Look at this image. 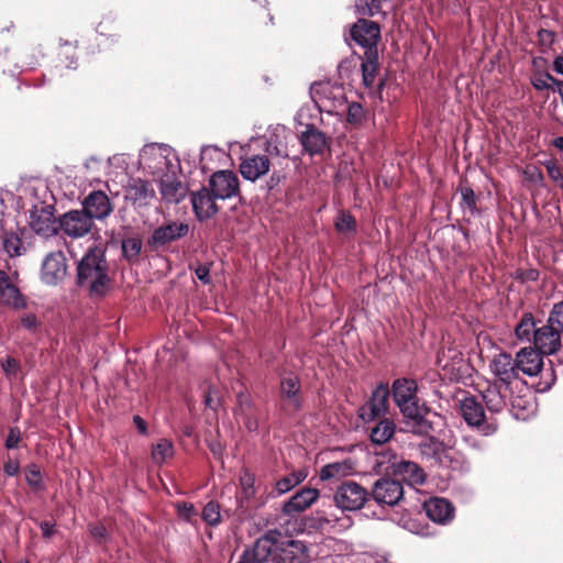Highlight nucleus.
I'll return each mask as SVG.
<instances>
[{
	"mask_svg": "<svg viewBox=\"0 0 563 563\" xmlns=\"http://www.w3.org/2000/svg\"><path fill=\"white\" fill-rule=\"evenodd\" d=\"M236 402H238V409H236V416L247 413L251 411H255V405L251 398V396L246 393L240 391L236 395Z\"/></svg>",
	"mask_w": 563,
	"mask_h": 563,
	"instance_id": "obj_47",
	"label": "nucleus"
},
{
	"mask_svg": "<svg viewBox=\"0 0 563 563\" xmlns=\"http://www.w3.org/2000/svg\"><path fill=\"white\" fill-rule=\"evenodd\" d=\"M158 190L165 203H179L186 197L188 187L174 175H165L159 179Z\"/></svg>",
	"mask_w": 563,
	"mask_h": 563,
	"instance_id": "obj_26",
	"label": "nucleus"
},
{
	"mask_svg": "<svg viewBox=\"0 0 563 563\" xmlns=\"http://www.w3.org/2000/svg\"><path fill=\"white\" fill-rule=\"evenodd\" d=\"M310 555L307 545L299 540H290L279 543L278 553L274 556V563H308Z\"/></svg>",
	"mask_w": 563,
	"mask_h": 563,
	"instance_id": "obj_22",
	"label": "nucleus"
},
{
	"mask_svg": "<svg viewBox=\"0 0 563 563\" xmlns=\"http://www.w3.org/2000/svg\"><path fill=\"white\" fill-rule=\"evenodd\" d=\"M220 505L219 503L214 500H210L206 504V506L202 509V519L212 527H216L221 521V514H220Z\"/></svg>",
	"mask_w": 563,
	"mask_h": 563,
	"instance_id": "obj_41",
	"label": "nucleus"
},
{
	"mask_svg": "<svg viewBox=\"0 0 563 563\" xmlns=\"http://www.w3.org/2000/svg\"><path fill=\"white\" fill-rule=\"evenodd\" d=\"M20 322L25 330L32 333H35L41 327V322L34 313H25L21 316Z\"/></svg>",
	"mask_w": 563,
	"mask_h": 563,
	"instance_id": "obj_51",
	"label": "nucleus"
},
{
	"mask_svg": "<svg viewBox=\"0 0 563 563\" xmlns=\"http://www.w3.org/2000/svg\"><path fill=\"white\" fill-rule=\"evenodd\" d=\"M346 468L347 467L345 466L344 463L335 462L327 464L320 471V478L322 481H327L330 478L339 477L345 474Z\"/></svg>",
	"mask_w": 563,
	"mask_h": 563,
	"instance_id": "obj_45",
	"label": "nucleus"
},
{
	"mask_svg": "<svg viewBox=\"0 0 563 563\" xmlns=\"http://www.w3.org/2000/svg\"><path fill=\"white\" fill-rule=\"evenodd\" d=\"M155 199V189L146 179L130 178L124 186V201L135 211L148 208Z\"/></svg>",
	"mask_w": 563,
	"mask_h": 563,
	"instance_id": "obj_9",
	"label": "nucleus"
},
{
	"mask_svg": "<svg viewBox=\"0 0 563 563\" xmlns=\"http://www.w3.org/2000/svg\"><path fill=\"white\" fill-rule=\"evenodd\" d=\"M310 95L316 106L327 112L336 111L345 103L343 87L332 85L329 81L313 84L310 88Z\"/></svg>",
	"mask_w": 563,
	"mask_h": 563,
	"instance_id": "obj_8",
	"label": "nucleus"
},
{
	"mask_svg": "<svg viewBox=\"0 0 563 563\" xmlns=\"http://www.w3.org/2000/svg\"><path fill=\"white\" fill-rule=\"evenodd\" d=\"M334 228L339 233H355L356 220L351 212L341 210L334 221Z\"/></svg>",
	"mask_w": 563,
	"mask_h": 563,
	"instance_id": "obj_38",
	"label": "nucleus"
},
{
	"mask_svg": "<svg viewBox=\"0 0 563 563\" xmlns=\"http://www.w3.org/2000/svg\"><path fill=\"white\" fill-rule=\"evenodd\" d=\"M30 228L44 238H51L59 232V219L55 217V207L52 203L40 202L30 210Z\"/></svg>",
	"mask_w": 563,
	"mask_h": 563,
	"instance_id": "obj_4",
	"label": "nucleus"
},
{
	"mask_svg": "<svg viewBox=\"0 0 563 563\" xmlns=\"http://www.w3.org/2000/svg\"><path fill=\"white\" fill-rule=\"evenodd\" d=\"M208 189L213 192V197L220 200L238 198L240 203H245V199L240 192V180L232 170H217L208 180Z\"/></svg>",
	"mask_w": 563,
	"mask_h": 563,
	"instance_id": "obj_6",
	"label": "nucleus"
},
{
	"mask_svg": "<svg viewBox=\"0 0 563 563\" xmlns=\"http://www.w3.org/2000/svg\"><path fill=\"white\" fill-rule=\"evenodd\" d=\"M391 474L411 486L422 485L427 478L422 467L416 462L402 457H399L398 461L394 463Z\"/></svg>",
	"mask_w": 563,
	"mask_h": 563,
	"instance_id": "obj_25",
	"label": "nucleus"
},
{
	"mask_svg": "<svg viewBox=\"0 0 563 563\" xmlns=\"http://www.w3.org/2000/svg\"><path fill=\"white\" fill-rule=\"evenodd\" d=\"M481 397L486 404V407L492 412H500L506 407V397L501 394L498 384L489 385L485 390L482 391Z\"/></svg>",
	"mask_w": 563,
	"mask_h": 563,
	"instance_id": "obj_31",
	"label": "nucleus"
},
{
	"mask_svg": "<svg viewBox=\"0 0 563 563\" xmlns=\"http://www.w3.org/2000/svg\"><path fill=\"white\" fill-rule=\"evenodd\" d=\"M328 143H301L305 152H308L311 156L321 154L327 148Z\"/></svg>",
	"mask_w": 563,
	"mask_h": 563,
	"instance_id": "obj_59",
	"label": "nucleus"
},
{
	"mask_svg": "<svg viewBox=\"0 0 563 563\" xmlns=\"http://www.w3.org/2000/svg\"><path fill=\"white\" fill-rule=\"evenodd\" d=\"M525 174L527 175L528 179L534 184H540L543 180L542 173L534 166H528Z\"/></svg>",
	"mask_w": 563,
	"mask_h": 563,
	"instance_id": "obj_60",
	"label": "nucleus"
},
{
	"mask_svg": "<svg viewBox=\"0 0 563 563\" xmlns=\"http://www.w3.org/2000/svg\"><path fill=\"white\" fill-rule=\"evenodd\" d=\"M291 136V131L283 124L269 125L263 135L264 141H280Z\"/></svg>",
	"mask_w": 563,
	"mask_h": 563,
	"instance_id": "obj_43",
	"label": "nucleus"
},
{
	"mask_svg": "<svg viewBox=\"0 0 563 563\" xmlns=\"http://www.w3.org/2000/svg\"><path fill=\"white\" fill-rule=\"evenodd\" d=\"M548 322L554 325L559 331L563 332V301L553 306Z\"/></svg>",
	"mask_w": 563,
	"mask_h": 563,
	"instance_id": "obj_49",
	"label": "nucleus"
},
{
	"mask_svg": "<svg viewBox=\"0 0 563 563\" xmlns=\"http://www.w3.org/2000/svg\"><path fill=\"white\" fill-rule=\"evenodd\" d=\"M300 130H298L299 141H327L325 135L319 131L313 124L299 123Z\"/></svg>",
	"mask_w": 563,
	"mask_h": 563,
	"instance_id": "obj_42",
	"label": "nucleus"
},
{
	"mask_svg": "<svg viewBox=\"0 0 563 563\" xmlns=\"http://www.w3.org/2000/svg\"><path fill=\"white\" fill-rule=\"evenodd\" d=\"M398 456L391 450H382L375 452L373 467L379 473H391L394 463L398 461Z\"/></svg>",
	"mask_w": 563,
	"mask_h": 563,
	"instance_id": "obj_35",
	"label": "nucleus"
},
{
	"mask_svg": "<svg viewBox=\"0 0 563 563\" xmlns=\"http://www.w3.org/2000/svg\"><path fill=\"white\" fill-rule=\"evenodd\" d=\"M133 422L141 434H147V424L143 418L134 416Z\"/></svg>",
	"mask_w": 563,
	"mask_h": 563,
	"instance_id": "obj_64",
	"label": "nucleus"
},
{
	"mask_svg": "<svg viewBox=\"0 0 563 563\" xmlns=\"http://www.w3.org/2000/svg\"><path fill=\"white\" fill-rule=\"evenodd\" d=\"M271 162L266 155H252L244 157L239 170L242 177L250 181H255L269 172Z\"/></svg>",
	"mask_w": 563,
	"mask_h": 563,
	"instance_id": "obj_28",
	"label": "nucleus"
},
{
	"mask_svg": "<svg viewBox=\"0 0 563 563\" xmlns=\"http://www.w3.org/2000/svg\"><path fill=\"white\" fill-rule=\"evenodd\" d=\"M369 492L354 481H344L335 489L333 500L343 511H356L368 501Z\"/></svg>",
	"mask_w": 563,
	"mask_h": 563,
	"instance_id": "obj_3",
	"label": "nucleus"
},
{
	"mask_svg": "<svg viewBox=\"0 0 563 563\" xmlns=\"http://www.w3.org/2000/svg\"><path fill=\"white\" fill-rule=\"evenodd\" d=\"M217 200L213 192L208 189V186L201 187L199 190L191 192L190 202L195 217L199 222L207 221L213 218L219 212Z\"/></svg>",
	"mask_w": 563,
	"mask_h": 563,
	"instance_id": "obj_17",
	"label": "nucleus"
},
{
	"mask_svg": "<svg viewBox=\"0 0 563 563\" xmlns=\"http://www.w3.org/2000/svg\"><path fill=\"white\" fill-rule=\"evenodd\" d=\"M76 285L92 299L103 298L112 287L110 268L106 253L100 247H90L78 261Z\"/></svg>",
	"mask_w": 563,
	"mask_h": 563,
	"instance_id": "obj_1",
	"label": "nucleus"
},
{
	"mask_svg": "<svg viewBox=\"0 0 563 563\" xmlns=\"http://www.w3.org/2000/svg\"><path fill=\"white\" fill-rule=\"evenodd\" d=\"M461 206L462 208H467L471 212V214H474L477 211L476 208V201L477 197L474 192V190L470 186H461Z\"/></svg>",
	"mask_w": 563,
	"mask_h": 563,
	"instance_id": "obj_44",
	"label": "nucleus"
},
{
	"mask_svg": "<svg viewBox=\"0 0 563 563\" xmlns=\"http://www.w3.org/2000/svg\"><path fill=\"white\" fill-rule=\"evenodd\" d=\"M427 517L433 522L445 525L454 518L455 508L445 498L431 497L423 503Z\"/></svg>",
	"mask_w": 563,
	"mask_h": 563,
	"instance_id": "obj_24",
	"label": "nucleus"
},
{
	"mask_svg": "<svg viewBox=\"0 0 563 563\" xmlns=\"http://www.w3.org/2000/svg\"><path fill=\"white\" fill-rule=\"evenodd\" d=\"M21 440V432L18 427H11L9 428V432L5 439V448L8 450L16 449L19 445V442Z\"/></svg>",
	"mask_w": 563,
	"mask_h": 563,
	"instance_id": "obj_54",
	"label": "nucleus"
},
{
	"mask_svg": "<svg viewBox=\"0 0 563 563\" xmlns=\"http://www.w3.org/2000/svg\"><path fill=\"white\" fill-rule=\"evenodd\" d=\"M559 79L553 78L551 75H540L532 80V85L537 90H544L550 88L552 85L556 87Z\"/></svg>",
	"mask_w": 563,
	"mask_h": 563,
	"instance_id": "obj_52",
	"label": "nucleus"
},
{
	"mask_svg": "<svg viewBox=\"0 0 563 563\" xmlns=\"http://www.w3.org/2000/svg\"><path fill=\"white\" fill-rule=\"evenodd\" d=\"M90 534L100 542L107 537V529L102 525H96L90 528Z\"/></svg>",
	"mask_w": 563,
	"mask_h": 563,
	"instance_id": "obj_63",
	"label": "nucleus"
},
{
	"mask_svg": "<svg viewBox=\"0 0 563 563\" xmlns=\"http://www.w3.org/2000/svg\"><path fill=\"white\" fill-rule=\"evenodd\" d=\"M40 526V529L42 531V536L43 538L45 539H48L51 538L54 533H55V522H51V521H42L38 523Z\"/></svg>",
	"mask_w": 563,
	"mask_h": 563,
	"instance_id": "obj_61",
	"label": "nucleus"
},
{
	"mask_svg": "<svg viewBox=\"0 0 563 563\" xmlns=\"http://www.w3.org/2000/svg\"><path fill=\"white\" fill-rule=\"evenodd\" d=\"M12 62V58L8 55V53L0 54V71L9 73L11 76L20 73V67L18 65H13V68H8V64Z\"/></svg>",
	"mask_w": 563,
	"mask_h": 563,
	"instance_id": "obj_55",
	"label": "nucleus"
},
{
	"mask_svg": "<svg viewBox=\"0 0 563 563\" xmlns=\"http://www.w3.org/2000/svg\"><path fill=\"white\" fill-rule=\"evenodd\" d=\"M122 255L128 261H135L142 250V240L139 236H129L121 242Z\"/></svg>",
	"mask_w": 563,
	"mask_h": 563,
	"instance_id": "obj_37",
	"label": "nucleus"
},
{
	"mask_svg": "<svg viewBox=\"0 0 563 563\" xmlns=\"http://www.w3.org/2000/svg\"><path fill=\"white\" fill-rule=\"evenodd\" d=\"M538 329L533 314L526 312L515 327V335L520 342L530 343L534 341Z\"/></svg>",
	"mask_w": 563,
	"mask_h": 563,
	"instance_id": "obj_30",
	"label": "nucleus"
},
{
	"mask_svg": "<svg viewBox=\"0 0 563 563\" xmlns=\"http://www.w3.org/2000/svg\"><path fill=\"white\" fill-rule=\"evenodd\" d=\"M382 0H357L356 9L362 15L373 16L380 12Z\"/></svg>",
	"mask_w": 563,
	"mask_h": 563,
	"instance_id": "obj_46",
	"label": "nucleus"
},
{
	"mask_svg": "<svg viewBox=\"0 0 563 563\" xmlns=\"http://www.w3.org/2000/svg\"><path fill=\"white\" fill-rule=\"evenodd\" d=\"M92 227L93 220L84 209L70 210L59 218V231L73 239L87 235Z\"/></svg>",
	"mask_w": 563,
	"mask_h": 563,
	"instance_id": "obj_14",
	"label": "nucleus"
},
{
	"mask_svg": "<svg viewBox=\"0 0 563 563\" xmlns=\"http://www.w3.org/2000/svg\"><path fill=\"white\" fill-rule=\"evenodd\" d=\"M363 82L366 87L374 84L376 71L378 68V52L377 49L364 51L363 60L361 64Z\"/></svg>",
	"mask_w": 563,
	"mask_h": 563,
	"instance_id": "obj_32",
	"label": "nucleus"
},
{
	"mask_svg": "<svg viewBox=\"0 0 563 563\" xmlns=\"http://www.w3.org/2000/svg\"><path fill=\"white\" fill-rule=\"evenodd\" d=\"M319 497V490L316 488H301L292 495L284 505L283 512L291 516L308 509Z\"/></svg>",
	"mask_w": 563,
	"mask_h": 563,
	"instance_id": "obj_29",
	"label": "nucleus"
},
{
	"mask_svg": "<svg viewBox=\"0 0 563 563\" xmlns=\"http://www.w3.org/2000/svg\"><path fill=\"white\" fill-rule=\"evenodd\" d=\"M389 386L380 383L371 394L369 399L360 407L358 416L364 422H371L388 412Z\"/></svg>",
	"mask_w": 563,
	"mask_h": 563,
	"instance_id": "obj_12",
	"label": "nucleus"
},
{
	"mask_svg": "<svg viewBox=\"0 0 563 563\" xmlns=\"http://www.w3.org/2000/svg\"><path fill=\"white\" fill-rule=\"evenodd\" d=\"M1 367L7 377H15L21 369L19 361L12 356H7L2 361Z\"/></svg>",
	"mask_w": 563,
	"mask_h": 563,
	"instance_id": "obj_50",
	"label": "nucleus"
},
{
	"mask_svg": "<svg viewBox=\"0 0 563 563\" xmlns=\"http://www.w3.org/2000/svg\"><path fill=\"white\" fill-rule=\"evenodd\" d=\"M82 209L92 220H104L112 213L113 205L107 194L92 190L85 197Z\"/></svg>",
	"mask_w": 563,
	"mask_h": 563,
	"instance_id": "obj_20",
	"label": "nucleus"
},
{
	"mask_svg": "<svg viewBox=\"0 0 563 563\" xmlns=\"http://www.w3.org/2000/svg\"><path fill=\"white\" fill-rule=\"evenodd\" d=\"M351 36L364 51L377 49L380 31L377 23L361 19L353 25Z\"/></svg>",
	"mask_w": 563,
	"mask_h": 563,
	"instance_id": "obj_19",
	"label": "nucleus"
},
{
	"mask_svg": "<svg viewBox=\"0 0 563 563\" xmlns=\"http://www.w3.org/2000/svg\"><path fill=\"white\" fill-rule=\"evenodd\" d=\"M174 455V445L167 439H161L152 446L151 457L153 463L161 465Z\"/></svg>",
	"mask_w": 563,
	"mask_h": 563,
	"instance_id": "obj_36",
	"label": "nucleus"
},
{
	"mask_svg": "<svg viewBox=\"0 0 563 563\" xmlns=\"http://www.w3.org/2000/svg\"><path fill=\"white\" fill-rule=\"evenodd\" d=\"M241 484V496H240V506L243 507L244 501H249L255 495V477L249 471H244L240 476Z\"/></svg>",
	"mask_w": 563,
	"mask_h": 563,
	"instance_id": "obj_39",
	"label": "nucleus"
},
{
	"mask_svg": "<svg viewBox=\"0 0 563 563\" xmlns=\"http://www.w3.org/2000/svg\"><path fill=\"white\" fill-rule=\"evenodd\" d=\"M460 409L468 427L476 429L485 437L496 432V423L486 419L482 402L475 396H468L461 400Z\"/></svg>",
	"mask_w": 563,
	"mask_h": 563,
	"instance_id": "obj_5",
	"label": "nucleus"
},
{
	"mask_svg": "<svg viewBox=\"0 0 563 563\" xmlns=\"http://www.w3.org/2000/svg\"><path fill=\"white\" fill-rule=\"evenodd\" d=\"M533 345L544 355L555 353L561 346V331L549 322L539 327Z\"/></svg>",
	"mask_w": 563,
	"mask_h": 563,
	"instance_id": "obj_23",
	"label": "nucleus"
},
{
	"mask_svg": "<svg viewBox=\"0 0 563 563\" xmlns=\"http://www.w3.org/2000/svg\"><path fill=\"white\" fill-rule=\"evenodd\" d=\"M543 353H540L534 346L522 347L516 354L518 373L522 372L528 376L538 375L543 366Z\"/></svg>",
	"mask_w": 563,
	"mask_h": 563,
	"instance_id": "obj_27",
	"label": "nucleus"
},
{
	"mask_svg": "<svg viewBox=\"0 0 563 563\" xmlns=\"http://www.w3.org/2000/svg\"><path fill=\"white\" fill-rule=\"evenodd\" d=\"M420 452L423 456L433 459L440 464L448 457V452L443 443L433 439L422 443L420 445Z\"/></svg>",
	"mask_w": 563,
	"mask_h": 563,
	"instance_id": "obj_34",
	"label": "nucleus"
},
{
	"mask_svg": "<svg viewBox=\"0 0 563 563\" xmlns=\"http://www.w3.org/2000/svg\"><path fill=\"white\" fill-rule=\"evenodd\" d=\"M25 481H26L27 485L31 487V489L34 492L45 489L41 468L35 463H32L26 466Z\"/></svg>",
	"mask_w": 563,
	"mask_h": 563,
	"instance_id": "obj_40",
	"label": "nucleus"
},
{
	"mask_svg": "<svg viewBox=\"0 0 563 563\" xmlns=\"http://www.w3.org/2000/svg\"><path fill=\"white\" fill-rule=\"evenodd\" d=\"M188 232L189 225L186 222L169 220L154 229L146 243L152 250H161L185 238Z\"/></svg>",
	"mask_w": 563,
	"mask_h": 563,
	"instance_id": "obj_11",
	"label": "nucleus"
},
{
	"mask_svg": "<svg viewBox=\"0 0 563 563\" xmlns=\"http://www.w3.org/2000/svg\"><path fill=\"white\" fill-rule=\"evenodd\" d=\"M20 471V463L18 461L9 460L3 465V472L8 476H15Z\"/></svg>",
	"mask_w": 563,
	"mask_h": 563,
	"instance_id": "obj_62",
	"label": "nucleus"
},
{
	"mask_svg": "<svg viewBox=\"0 0 563 563\" xmlns=\"http://www.w3.org/2000/svg\"><path fill=\"white\" fill-rule=\"evenodd\" d=\"M239 417L242 418L243 423L249 432H257L260 426L257 410L240 415Z\"/></svg>",
	"mask_w": 563,
	"mask_h": 563,
	"instance_id": "obj_53",
	"label": "nucleus"
},
{
	"mask_svg": "<svg viewBox=\"0 0 563 563\" xmlns=\"http://www.w3.org/2000/svg\"><path fill=\"white\" fill-rule=\"evenodd\" d=\"M296 486V482L290 479L289 475L284 476L279 481L276 482V490L278 494H285L292 489Z\"/></svg>",
	"mask_w": 563,
	"mask_h": 563,
	"instance_id": "obj_57",
	"label": "nucleus"
},
{
	"mask_svg": "<svg viewBox=\"0 0 563 563\" xmlns=\"http://www.w3.org/2000/svg\"><path fill=\"white\" fill-rule=\"evenodd\" d=\"M283 534L277 529L268 530L260 537L252 551L250 558L254 563L274 562V556L278 553L280 539Z\"/></svg>",
	"mask_w": 563,
	"mask_h": 563,
	"instance_id": "obj_15",
	"label": "nucleus"
},
{
	"mask_svg": "<svg viewBox=\"0 0 563 563\" xmlns=\"http://www.w3.org/2000/svg\"><path fill=\"white\" fill-rule=\"evenodd\" d=\"M18 278V272L9 274L0 269V303L12 307L14 309H24L27 306L25 296L15 285L14 279Z\"/></svg>",
	"mask_w": 563,
	"mask_h": 563,
	"instance_id": "obj_16",
	"label": "nucleus"
},
{
	"mask_svg": "<svg viewBox=\"0 0 563 563\" xmlns=\"http://www.w3.org/2000/svg\"><path fill=\"white\" fill-rule=\"evenodd\" d=\"M544 166L548 170L550 178H552L555 181L563 180V175H562L559 166L556 165V163L553 159H547L544 162Z\"/></svg>",
	"mask_w": 563,
	"mask_h": 563,
	"instance_id": "obj_56",
	"label": "nucleus"
},
{
	"mask_svg": "<svg viewBox=\"0 0 563 563\" xmlns=\"http://www.w3.org/2000/svg\"><path fill=\"white\" fill-rule=\"evenodd\" d=\"M395 431V422L388 418H383L375 427L371 429L369 438L373 443L382 445L393 438Z\"/></svg>",
	"mask_w": 563,
	"mask_h": 563,
	"instance_id": "obj_33",
	"label": "nucleus"
},
{
	"mask_svg": "<svg viewBox=\"0 0 563 563\" xmlns=\"http://www.w3.org/2000/svg\"><path fill=\"white\" fill-rule=\"evenodd\" d=\"M516 358L511 354L500 352L493 357L489 363V369L498 380L509 386L515 379L519 378Z\"/></svg>",
	"mask_w": 563,
	"mask_h": 563,
	"instance_id": "obj_18",
	"label": "nucleus"
},
{
	"mask_svg": "<svg viewBox=\"0 0 563 563\" xmlns=\"http://www.w3.org/2000/svg\"><path fill=\"white\" fill-rule=\"evenodd\" d=\"M364 119V109L358 102L347 104L346 120L353 125L360 124Z\"/></svg>",
	"mask_w": 563,
	"mask_h": 563,
	"instance_id": "obj_48",
	"label": "nucleus"
},
{
	"mask_svg": "<svg viewBox=\"0 0 563 563\" xmlns=\"http://www.w3.org/2000/svg\"><path fill=\"white\" fill-rule=\"evenodd\" d=\"M279 398L282 409L287 415H292L301 410V383L297 374L288 372L280 375Z\"/></svg>",
	"mask_w": 563,
	"mask_h": 563,
	"instance_id": "obj_7",
	"label": "nucleus"
},
{
	"mask_svg": "<svg viewBox=\"0 0 563 563\" xmlns=\"http://www.w3.org/2000/svg\"><path fill=\"white\" fill-rule=\"evenodd\" d=\"M196 277L205 285L210 284V267L207 264H200L195 268Z\"/></svg>",
	"mask_w": 563,
	"mask_h": 563,
	"instance_id": "obj_58",
	"label": "nucleus"
},
{
	"mask_svg": "<svg viewBox=\"0 0 563 563\" xmlns=\"http://www.w3.org/2000/svg\"><path fill=\"white\" fill-rule=\"evenodd\" d=\"M27 230L24 227L1 228L2 250L9 257H20L26 252L24 238Z\"/></svg>",
	"mask_w": 563,
	"mask_h": 563,
	"instance_id": "obj_21",
	"label": "nucleus"
},
{
	"mask_svg": "<svg viewBox=\"0 0 563 563\" xmlns=\"http://www.w3.org/2000/svg\"><path fill=\"white\" fill-rule=\"evenodd\" d=\"M393 398L402 416L412 422L413 432L428 434L432 431V423L427 419L429 408L417 396L418 385L415 379L397 378L391 386Z\"/></svg>",
	"mask_w": 563,
	"mask_h": 563,
	"instance_id": "obj_2",
	"label": "nucleus"
},
{
	"mask_svg": "<svg viewBox=\"0 0 563 563\" xmlns=\"http://www.w3.org/2000/svg\"><path fill=\"white\" fill-rule=\"evenodd\" d=\"M369 495L376 504L393 507L402 499L404 487L400 481L382 477L373 484Z\"/></svg>",
	"mask_w": 563,
	"mask_h": 563,
	"instance_id": "obj_13",
	"label": "nucleus"
},
{
	"mask_svg": "<svg viewBox=\"0 0 563 563\" xmlns=\"http://www.w3.org/2000/svg\"><path fill=\"white\" fill-rule=\"evenodd\" d=\"M68 274V265L62 251L48 253L41 265L40 279L46 286H58Z\"/></svg>",
	"mask_w": 563,
	"mask_h": 563,
	"instance_id": "obj_10",
	"label": "nucleus"
}]
</instances>
